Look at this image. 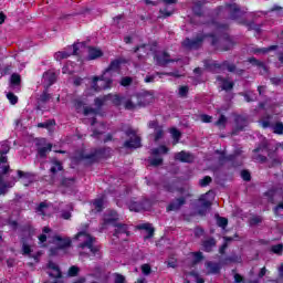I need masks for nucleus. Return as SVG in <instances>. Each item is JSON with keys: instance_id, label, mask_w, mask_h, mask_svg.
Returning a JSON list of instances; mask_svg holds the SVG:
<instances>
[{"instance_id": "9b49d317", "label": "nucleus", "mask_w": 283, "mask_h": 283, "mask_svg": "<svg viewBox=\"0 0 283 283\" xmlns=\"http://www.w3.org/2000/svg\"><path fill=\"white\" fill-rule=\"evenodd\" d=\"M78 52V45L73 44L67 48V51H59L54 54L55 61H63V59H70L72 55H76Z\"/></svg>"}, {"instance_id": "412c9836", "label": "nucleus", "mask_w": 283, "mask_h": 283, "mask_svg": "<svg viewBox=\"0 0 283 283\" xmlns=\"http://www.w3.org/2000/svg\"><path fill=\"white\" fill-rule=\"evenodd\" d=\"M220 269H222L220 263H216L213 261L206 262L207 275H218V273H220Z\"/></svg>"}, {"instance_id": "c756f323", "label": "nucleus", "mask_w": 283, "mask_h": 283, "mask_svg": "<svg viewBox=\"0 0 283 283\" xmlns=\"http://www.w3.org/2000/svg\"><path fill=\"white\" fill-rule=\"evenodd\" d=\"M217 81L221 82V90H223L224 92H231V90H233V87L235 86V83L223 78L222 76H218Z\"/></svg>"}, {"instance_id": "09e8293b", "label": "nucleus", "mask_w": 283, "mask_h": 283, "mask_svg": "<svg viewBox=\"0 0 283 283\" xmlns=\"http://www.w3.org/2000/svg\"><path fill=\"white\" fill-rule=\"evenodd\" d=\"M217 224L221 229H227V224H229V220L224 217H218L217 218Z\"/></svg>"}, {"instance_id": "423d86ee", "label": "nucleus", "mask_w": 283, "mask_h": 283, "mask_svg": "<svg viewBox=\"0 0 283 283\" xmlns=\"http://www.w3.org/2000/svg\"><path fill=\"white\" fill-rule=\"evenodd\" d=\"M154 61L156 62V65H159V67H167L169 63H176L175 59H171V55L165 51H159L155 54Z\"/></svg>"}, {"instance_id": "37998d69", "label": "nucleus", "mask_w": 283, "mask_h": 283, "mask_svg": "<svg viewBox=\"0 0 283 283\" xmlns=\"http://www.w3.org/2000/svg\"><path fill=\"white\" fill-rule=\"evenodd\" d=\"M168 153H169V148H167L166 146H159L158 148L151 149L153 156H158L159 154H168Z\"/></svg>"}, {"instance_id": "dca6fc26", "label": "nucleus", "mask_w": 283, "mask_h": 283, "mask_svg": "<svg viewBox=\"0 0 283 283\" xmlns=\"http://www.w3.org/2000/svg\"><path fill=\"white\" fill-rule=\"evenodd\" d=\"M55 83H56V73H54V71H46L43 74V84L45 90H49Z\"/></svg>"}, {"instance_id": "5701e85b", "label": "nucleus", "mask_w": 283, "mask_h": 283, "mask_svg": "<svg viewBox=\"0 0 283 283\" xmlns=\"http://www.w3.org/2000/svg\"><path fill=\"white\" fill-rule=\"evenodd\" d=\"M48 275L50 277H55V279H59L61 277V270L59 269V265H56V263L50 261L49 264H48Z\"/></svg>"}, {"instance_id": "ddd939ff", "label": "nucleus", "mask_w": 283, "mask_h": 283, "mask_svg": "<svg viewBox=\"0 0 283 283\" xmlns=\"http://www.w3.org/2000/svg\"><path fill=\"white\" fill-rule=\"evenodd\" d=\"M249 125V119L242 115H237L234 117V128L232 130V134H238L240 132H244V127Z\"/></svg>"}, {"instance_id": "4be33fe9", "label": "nucleus", "mask_w": 283, "mask_h": 283, "mask_svg": "<svg viewBox=\"0 0 283 283\" xmlns=\"http://www.w3.org/2000/svg\"><path fill=\"white\" fill-rule=\"evenodd\" d=\"M147 200L143 201V202H136V201H129L127 203V207L129 209V211H135L136 213L140 212V211H145V209H147Z\"/></svg>"}, {"instance_id": "680f3d73", "label": "nucleus", "mask_w": 283, "mask_h": 283, "mask_svg": "<svg viewBox=\"0 0 283 283\" xmlns=\"http://www.w3.org/2000/svg\"><path fill=\"white\" fill-rule=\"evenodd\" d=\"M272 251H273V253H276V255H282L283 244L280 243V244L273 245Z\"/></svg>"}, {"instance_id": "1a4fd4ad", "label": "nucleus", "mask_w": 283, "mask_h": 283, "mask_svg": "<svg viewBox=\"0 0 283 283\" xmlns=\"http://www.w3.org/2000/svg\"><path fill=\"white\" fill-rule=\"evenodd\" d=\"M214 67L217 70H228L229 72H231L232 74H237L238 76H242V74H244L243 69H238L235 64L230 63L229 61H223L222 63H214Z\"/></svg>"}, {"instance_id": "9d476101", "label": "nucleus", "mask_w": 283, "mask_h": 283, "mask_svg": "<svg viewBox=\"0 0 283 283\" xmlns=\"http://www.w3.org/2000/svg\"><path fill=\"white\" fill-rule=\"evenodd\" d=\"M209 196H211V191L202 195L199 198V202H201V205L199 206V210L198 213L199 216H207V211H209V209H211V200H209Z\"/></svg>"}, {"instance_id": "603ef678", "label": "nucleus", "mask_w": 283, "mask_h": 283, "mask_svg": "<svg viewBox=\"0 0 283 283\" xmlns=\"http://www.w3.org/2000/svg\"><path fill=\"white\" fill-rule=\"evenodd\" d=\"M7 98L11 105H17V103H19V97H17V95H14L12 92L7 93Z\"/></svg>"}, {"instance_id": "6e6552de", "label": "nucleus", "mask_w": 283, "mask_h": 283, "mask_svg": "<svg viewBox=\"0 0 283 283\" xmlns=\"http://www.w3.org/2000/svg\"><path fill=\"white\" fill-rule=\"evenodd\" d=\"M53 242L57 248H51V255H56L59 249H69V247H72V239L70 238L56 235L53 238Z\"/></svg>"}, {"instance_id": "b1692460", "label": "nucleus", "mask_w": 283, "mask_h": 283, "mask_svg": "<svg viewBox=\"0 0 283 283\" xmlns=\"http://www.w3.org/2000/svg\"><path fill=\"white\" fill-rule=\"evenodd\" d=\"M10 87L13 92H21V75L13 73L10 80Z\"/></svg>"}, {"instance_id": "20e7f679", "label": "nucleus", "mask_w": 283, "mask_h": 283, "mask_svg": "<svg viewBox=\"0 0 283 283\" xmlns=\"http://www.w3.org/2000/svg\"><path fill=\"white\" fill-rule=\"evenodd\" d=\"M125 135L129 138L124 143L125 149H138V147H142L140 137L137 135L134 128L128 127L125 130Z\"/></svg>"}, {"instance_id": "e2e57ef3", "label": "nucleus", "mask_w": 283, "mask_h": 283, "mask_svg": "<svg viewBox=\"0 0 283 283\" xmlns=\"http://www.w3.org/2000/svg\"><path fill=\"white\" fill-rule=\"evenodd\" d=\"M211 180H212L211 177L206 176L202 179H200L199 185L200 187H207V185H209Z\"/></svg>"}, {"instance_id": "0eeeda50", "label": "nucleus", "mask_w": 283, "mask_h": 283, "mask_svg": "<svg viewBox=\"0 0 283 283\" xmlns=\"http://www.w3.org/2000/svg\"><path fill=\"white\" fill-rule=\"evenodd\" d=\"M224 10H227V12L229 13L230 19H232V21H238V19L244 17V14H247L245 10H242L240 8V6H238L237 3H230V4H226Z\"/></svg>"}, {"instance_id": "a19ab883", "label": "nucleus", "mask_w": 283, "mask_h": 283, "mask_svg": "<svg viewBox=\"0 0 283 283\" xmlns=\"http://www.w3.org/2000/svg\"><path fill=\"white\" fill-rule=\"evenodd\" d=\"M10 153V143L8 140L0 143V155H8Z\"/></svg>"}, {"instance_id": "aec40b11", "label": "nucleus", "mask_w": 283, "mask_h": 283, "mask_svg": "<svg viewBox=\"0 0 283 283\" xmlns=\"http://www.w3.org/2000/svg\"><path fill=\"white\" fill-rule=\"evenodd\" d=\"M186 203L187 199L185 197L177 198L168 205L167 211H180Z\"/></svg>"}, {"instance_id": "ea45409f", "label": "nucleus", "mask_w": 283, "mask_h": 283, "mask_svg": "<svg viewBox=\"0 0 283 283\" xmlns=\"http://www.w3.org/2000/svg\"><path fill=\"white\" fill-rule=\"evenodd\" d=\"M239 94H240V96L244 97V101L247 103H253L254 101H256L255 95L251 91H248V92H244V93H239Z\"/></svg>"}, {"instance_id": "4468645a", "label": "nucleus", "mask_w": 283, "mask_h": 283, "mask_svg": "<svg viewBox=\"0 0 283 283\" xmlns=\"http://www.w3.org/2000/svg\"><path fill=\"white\" fill-rule=\"evenodd\" d=\"M129 228L127 224L124 223H117L115 224V232L114 235L115 238H122V240H127L129 238Z\"/></svg>"}, {"instance_id": "052dcab7", "label": "nucleus", "mask_w": 283, "mask_h": 283, "mask_svg": "<svg viewBox=\"0 0 283 283\" xmlns=\"http://www.w3.org/2000/svg\"><path fill=\"white\" fill-rule=\"evenodd\" d=\"M265 196L268 197L269 202H274V199L277 196V191L275 190H269L268 192H265Z\"/></svg>"}, {"instance_id": "774afa93", "label": "nucleus", "mask_w": 283, "mask_h": 283, "mask_svg": "<svg viewBox=\"0 0 283 283\" xmlns=\"http://www.w3.org/2000/svg\"><path fill=\"white\" fill-rule=\"evenodd\" d=\"M163 187H164L165 191H168L169 193H172V191H174L172 184L166 182V184H164Z\"/></svg>"}, {"instance_id": "3c124183", "label": "nucleus", "mask_w": 283, "mask_h": 283, "mask_svg": "<svg viewBox=\"0 0 283 283\" xmlns=\"http://www.w3.org/2000/svg\"><path fill=\"white\" fill-rule=\"evenodd\" d=\"M80 271H81V269H78V266L73 265V266H71V268L69 269L67 275H69L70 277H76V275H78Z\"/></svg>"}, {"instance_id": "864d4df0", "label": "nucleus", "mask_w": 283, "mask_h": 283, "mask_svg": "<svg viewBox=\"0 0 283 283\" xmlns=\"http://www.w3.org/2000/svg\"><path fill=\"white\" fill-rule=\"evenodd\" d=\"M249 62L252 63V65H256L258 67H262L266 72V66L264 65V62H260V60H258L255 57H251L249 60Z\"/></svg>"}, {"instance_id": "7ed1b4c3", "label": "nucleus", "mask_w": 283, "mask_h": 283, "mask_svg": "<svg viewBox=\"0 0 283 283\" xmlns=\"http://www.w3.org/2000/svg\"><path fill=\"white\" fill-rule=\"evenodd\" d=\"M210 43L217 50H221V52H229L231 48H233V41L229 39V36L218 38L216 34H210Z\"/></svg>"}, {"instance_id": "4d7b16f0", "label": "nucleus", "mask_w": 283, "mask_h": 283, "mask_svg": "<svg viewBox=\"0 0 283 283\" xmlns=\"http://www.w3.org/2000/svg\"><path fill=\"white\" fill-rule=\"evenodd\" d=\"M217 127H226L227 126V116L221 115L219 119L216 122Z\"/></svg>"}, {"instance_id": "bb28decb", "label": "nucleus", "mask_w": 283, "mask_h": 283, "mask_svg": "<svg viewBox=\"0 0 283 283\" xmlns=\"http://www.w3.org/2000/svg\"><path fill=\"white\" fill-rule=\"evenodd\" d=\"M163 75H165V76H176V77H178V76H180L178 73H176V72H170V73H159V72H157V73H155V74H153V75H147L145 78H144V81H145V83H154V81H156V77L157 76H163Z\"/></svg>"}, {"instance_id": "e433bc0d", "label": "nucleus", "mask_w": 283, "mask_h": 283, "mask_svg": "<svg viewBox=\"0 0 283 283\" xmlns=\"http://www.w3.org/2000/svg\"><path fill=\"white\" fill-rule=\"evenodd\" d=\"M108 101H112V103L115 104L118 107V106L124 104L125 96L111 95V97H108Z\"/></svg>"}, {"instance_id": "f03ea898", "label": "nucleus", "mask_w": 283, "mask_h": 283, "mask_svg": "<svg viewBox=\"0 0 283 283\" xmlns=\"http://www.w3.org/2000/svg\"><path fill=\"white\" fill-rule=\"evenodd\" d=\"M75 238L80 242L78 249H81V258H87L90 253H92V255H96L98 247L94 245V242L96 241L94 237H91L90 233H86L85 231H80Z\"/></svg>"}, {"instance_id": "a211bd4d", "label": "nucleus", "mask_w": 283, "mask_h": 283, "mask_svg": "<svg viewBox=\"0 0 283 283\" xmlns=\"http://www.w3.org/2000/svg\"><path fill=\"white\" fill-rule=\"evenodd\" d=\"M264 151L268 154L269 158H271V160H273V163L280 164V159H277V154L270 153L266 144H261L259 147H256L253 150L254 154H260V153L264 154Z\"/></svg>"}, {"instance_id": "49530a36", "label": "nucleus", "mask_w": 283, "mask_h": 283, "mask_svg": "<svg viewBox=\"0 0 283 283\" xmlns=\"http://www.w3.org/2000/svg\"><path fill=\"white\" fill-rule=\"evenodd\" d=\"M178 96L179 98H187L189 96V86H179Z\"/></svg>"}, {"instance_id": "c03bdc74", "label": "nucleus", "mask_w": 283, "mask_h": 283, "mask_svg": "<svg viewBox=\"0 0 283 283\" xmlns=\"http://www.w3.org/2000/svg\"><path fill=\"white\" fill-rule=\"evenodd\" d=\"M53 125H56V122H54V119H49L46 122L39 123L38 127L41 129H50Z\"/></svg>"}, {"instance_id": "338daca9", "label": "nucleus", "mask_w": 283, "mask_h": 283, "mask_svg": "<svg viewBox=\"0 0 283 283\" xmlns=\"http://www.w3.org/2000/svg\"><path fill=\"white\" fill-rule=\"evenodd\" d=\"M281 211H283V201L274 208L275 216H282Z\"/></svg>"}, {"instance_id": "39448f33", "label": "nucleus", "mask_w": 283, "mask_h": 283, "mask_svg": "<svg viewBox=\"0 0 283 283\" xmlns=\"http://www.w3.org/2000/svg\"><path fill=\"white\" fill-rule=\"evenodd\" d=\"M207 36L208 35L199 33L192 40L187 38L184 40L182 46L186 48V50H199V48H202V43H205Z\"/></svg>"}, {"instance_id": "c85d7f7f", "label": "nucleus", "mask_w": 283, "mask_h": 283, "mask_svg": "<svg viewBox=\"0 0 283 283\" xmlns=\"http://www.w3.org/2000/svg\"><path fill=\"white\" fill-rule=\"evenodd\" d=\"M101 56H103V51L101 49H96L93 46L88 48V55H87L88 61H96V59H101Z\"/></svg>"}, {"instance_id": "f704fd0d", "label": "nucleus", "mask_w": 283, "mask_h": 283, "mask_svg": "<svg viewBox=\"0 0 283 283\" xmlns=\"http://www.w3.org/2000/svg\"><path fill=\"white\" fill-rule=\"evenodd\" d=\"M272 50H277V45H271L269 48L253 49V54H269Z\"/></svg>"}, {"instance_id": "6e6d98bb", "label": "nucleus", "mask_w": 283, "mask_h": 283, "mask_svg": "<svg viewBox=\"0 0 283 283\" xmlns=\"http://www.w3.org/2000/svg\"><path fill=\"white\" fill-rule=\"evenodd\" d=\"M134 82V80L129 76H125L120 80V85L123 87H129V85Z\"/></svg>"}, {"instance_id": "cd10ccee", "label": "nucleus", "mask_w": 283, "mask_h": 283, "mask_svg": "<svg viewBox=\"0 0 283 283\" xmlns=\"http://www.w3.org/2000/svg\"><path fill=\"white\" fill-rule=\"evenodd\" d=\"M18 177L24 180L25 187L34 182V174L32 172H23V170H18Z\"/></svg>"}, {"instance_id": "13d9d810", "label": "nucleus", "mask_w": 283, "mask_h": 283, "mask_svg": "<svg viewBox=\"0 0 283 283\" xmlns=\"http://www.w3.org/2000/svg\"><path fill=\"white\" fill-rule=\"evenodd\" d=\"M113 277H114V283H125V281H126L125 276L119 273H114Z\"/></svg>"}, {"instance_id": "f257e3e1", "label": "nucleus", "mask_w": 283, "mask_h": 283, "mask_svg": "<svg viewBox=\"0 0 283 283\" xmlns=\"http://www.w3.org/2000/svg\"><path fill=\"white\" fill-rule=\"evenodd\" d=\"M123 61L120 59L113 60L108 67L105 69L102 76H94L93 77V90L95 92H101V90H109L114 80H112V75L116 74V72H120V64Z\"/></svg>"}, {"instance_id": "a18cd8bd", "label": "nucleus", "mask_w": 283, "mask_h": 283, "mask_svg": "<svg viewBox=\"0 0 283 283\" xmlns=\"http://www.w3.org/2000/svg\"><path fill=\"white\" fill-rule=\"evenodd\" d=\"M8 187H12V185L3 182V177L0 175V196H6L8 193Z\"/></svg>"}, {"instance_id": "2eb2a0df", "label": "nucleus", "mask_w": 283, "mask_h": 283, "mask_svg": "<svg viewBox=\"0 0 283 283\" xmlns=\"http://www.w3.org/2000/svg\"><path fill=\"white\" fill-rule=\"evenodd\" d=\"M195 159H196V157L193 156V154H191L189 151L181 150V151L175 154V160H179V163L191 164V163H193Z\"/></svg>"}, {"instance_id": "f8f14e48", "label": "nucleus", "mask_w": 283, "mask_h": 283, "mask_svg": "<svg viewBox=\"0 0 283 283\" xmlns=\"http://www.w3.org/2000/svg\"><path fill=\"white\" fill-rule=\"evenodd\" d=\"M137 107H147L150 103L154 102V95L149 92L139 93L136 95Z\"/></svg>"}, {"instance_id": "79ce46f5", "label": "nucleus", "mask_w": 283, "mask_h": 283, "mask_svg": "<svg viewBox=\"0 0 283 283\" xmlns=\"http://www.w3.org/2000/svg\"><path fill=\"white\" fill-rule=\"evenodd\" d=\"M170 134L171 137L174 138V145H178V143L180 142V136H182L180 130H178L177 128H171Z\"/></svg>"}, {"instance_id": "2f4dec72", "label": "nucleus", "mask_w": 283, "mask_h": 283, "mask_svg": "<svg viewBox=\"0 0 283 283\" xmlns=\"http://www.w3.org/2000/svg\"><path fill=\"white\" fill-rule=\"evenodd\" d=\"M50 151H52V144H46L45 146L38 148V155L40 156V158H46Z\"/></svg>"}, {"instance_id": "0e129e2a", "label": "nucleus", "mask_w": 283, "mask_h": 283, "mask_svg": "<svg viewBox=\"0 0 283 283\" xmlns=\"http://www.w3.org/2000/svg\"><path fill=\"white\" fill-rule=\"evenodd\" d=\"M241 178L245 180V182H249L251 180V172H249L248 170H242Z\"/></svg>"}, {"instance_id": "6ab92c4d", "label": "nucleus", "mask_w": 283, "mask_h": 283, "mask_svg": "<svg viewBox=\"0 0 283 283\" xmlns=\"http://www.w3.org/2000/svg\"><path fill=\"white\" fill-rule=\"evenodd\" d=\"M262 128L266 129L268 127H271L274 134L282 135L283 134V124L282 122H277L276 124L272 125L270 120H263L261 122Z\"/></svg>"}, {"instance_id": "c9c22d12", "label": "nucleus", "mask_w": 283, "mask_h": 283, "mask_svg": "<svg viewBox=\"0 0 283 283\" xmlns=\"http://www.w3.org/2000/svg\"><path fill=\"white\" fill-rule=\"evenodd\" d=\"M22 242V255H28L29 258H32V247L25 242V239L21 240Z\"/></svg>"}, {"instance_id": "f3484780", "label": "nucleus", "mask_w": 283, "mask_h": 283, "mask_svg": "<svg viewBox=\"0 0 283 283\" xmlns=\"http://www.w3.org/2000/svg\"><path fill=\"white\" fill-rule=\"evenodd\" d=\"M74 107L77 112H81L83 109L84 116H90V114H96V108L92 107H85V103L81 99L74 101Z\"/></svg>"}, {"instance_id": "4c0bfd02", "label": "nucleus", "mask_w": 283, "mask_h": 283, "mask_svg": "<svg viewBox=\"0 0 283 283\" xmlns=\"http://www.w3.org/2000/svg\"><path fill=\"white\" fill-rule=\"evenodd\" d=\"M52 167L50 169L51 174H59V171H63V164H61V161L59 160H53L52 161Z\"/></svg>"}, {"instance_id": "8fccbe9b", "label": "nucleus", "mask_w": 283, "mask_h": 283, "mask_svg": "<svg viewBox=\"0 0 283 283\" xmlns=\"http://www.w3.org/2000/svg\"><path fill=\"white\" fill-rule=\"evenodd\" d=\"M163 136H165V130H163V126H159L155 129V143H158Z\"/></svg>"}, {"instance_id": "7c9ffc66", "label": "nucleus", "mask_w": 283, "mask_h": 283, "mask_svg": "<svg viewBox=\"0 0 283 283\" xmlns=\"http://www.w3.org/2000/svg\"><path fill=\"white\" fill-rule=\"evenodd\" d=\"M93 207L97 212L103 211L105 209V196L97 198L93 201Z\"/></svg>"}, {"instance_id": "a878e982", "label": "nucleus", "mask_w": 283, "mask_h": 283, "mask_svg": "<svg viewBox=\"0 0 283 283\" xmlns=\"http://www.w3.org/2000/svg\"><path fill=\"white\" fill-rule=\"evenodd\" d=\"M137 229L142 231H146V235L144 237V240H149V238H154V227L151 223H142L137 227Z\"/></svg>"}, {"instance_id": "393cba45", "label": "nucleus", "mask_w": 283, "mask_h": 283, "mask_svg": "<svg viewBox=\"0 0 283 283\" xmlns=\"http://www.w3.org/2000/svg\"><path fill=\"white\" fill-rule=\"evenodd\" d=\"M36 213L39 216H50L52 213V205L41 202L36 208Z\"/></svg>"}, {"instance_id": "bf43d9fd", "label": "nucleus", "mask_w": 283, "mask_h": 283, "mask_svg": "<svg viewBox=\"0 0 283 283\" xmlns=\"http://www.w3.org/2000/svg\"><path fill=\"white\" fill-rule=\"evenodd\" d=\"M149 163H150L151 167H160V165H163V158H160V157L151 158V159H149Z\"/></svg>"}, {"instance_id": "69168bd1", "label": "nucleus", "mask_w": 283, "mask_h": 283, "mask_svg": "<svg viewBox=\"0 0 283 283\" xmlns=\"http://www.w3.org/2000/svg\"><path fill=\"white\" fill-rule=\"evenodd\" d=\"M142 273H144V275H149V273H151V266L149 264H143Z\"/></svg>"}, {"instance_id": "473e14b6", "label": "nucleus", "mask_w": 283, "mask_h": 283, "mask_svg": "<svg viewBox=\"0 0 283 283\" xmlns=\"http://www.w3.org/2000/svg\"><path fill=\"white\" fill-rule=\"evenodd\" d=\"M202 247L203 251H206L207 253H211V251H213V247H216V239H209L203 241Z\"/></svg>"}, {"instance_id": "58836bf2", "label": "nucleus", "mask_w": 283, "mask_h": 283, "mask_svg": "<svg viewBox=\"0 0 283 283\" xmlns=\"http://www.w3.org/2000/svg\"><path fill=\"white\" fill-rule=\"evenodd\" d=\"M112 97V94L105 95L104 97H97L95 98V106L101 108L105 105V103H107V101H109V98Z\"/></svg>"}, {"instance_id": "72a5a7b5", "label": "nucleus", "mask_w": 283, "mask_h": 283, "mask_svg": "<svg viewBox=\"0 0 283 283\" xmlns=\"http://www.w3.org/2000/svg\"><path fill=\"white\" fill-rule=\"evenodd\" d=\"M123 105L125 109H128V111L138 109V102H134L130 98L125 97Z\"/></svg>"}, {"instance_id": "5fc2aeb1", "label": "nucleus", "mask_w": 283, "mask_h": 283, "mask_svg": "<svg viewBox=\"0 0 283 283\" xmlns=\"http://www.w3.org/2000/svg\"><path fill=\"white\" fill-rule=\"evenodd\" d=\"M52 98V96L49 94L48 88L40 95V103H48Z\"/></svg>"}, {"instance_id": "de8ad7c7", "label": "nucleus", "mask_w": 283, "mask_h": 283, "mask_svg": "<svg viewBox=\"0 0 283 283\" xmlns=\"http://www.w3.org/2000/svg\"><path fill=\"white\" fill-rule=\"evenodd\" d=\"M159 19H167V17H171L174 14L172 10H169L167 7L159 10Z\"/></svg>"}]
</instances>
